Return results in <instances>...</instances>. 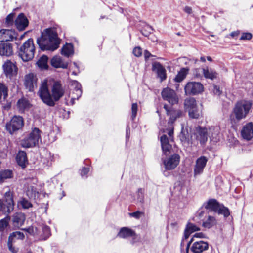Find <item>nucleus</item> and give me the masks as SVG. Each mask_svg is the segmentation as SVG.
<instances>
[{"label": "nucleus", "instance_id": "obj_48", "mask_svg": "<svg viewBox=\"0 0 253 253\" xmlns=\"http://www.w3.org/2000/svg\"><path fill=\"white\" fill-rule=\"evenodd\" d=\"M144 199V189L142 188L138 189L137 191V200L140 203H143Z\"/></svg>", "mask_w": 253, "mask_h": 253}, {"label": "nucleus", "instance_id": "obj_38", "mask_svg": "<svg viewBox=\"0 0 253 253\" xmlns=\"http://www.w3.org/2000/svg\"><path fill=\"white\" fill-rule=\"evenodd\" d=\"M8 87L3 83L0 82V102H5L8 97Z\"/></svg>", "mask_w": 253, "mask_h": 253}, {"label": "nucleus", "instance_id": "obj_3", "mask_svg": "<svg viewBox=\"0 0 253 253\" xmlns=\"http://www.w3.org/2000/svg\"><path fill=\"white\" fill-rule=\"evenodd\" d=\"M24 230L39 240H46L51 235L50 227L43 223L37 224Z\"/></svg>", "mask_w": 253, "mask_h": 253}, {"label": "nucleus", "instance_id": "obj_16", "mask_svg": "<svg viewBox=\"0 0 253 253\" xmlns=\"http://www.w3.org/2000/svg\"><path fill=\"white\" fill-rule=\"evenodd\" d=\"M4 73L7 78L11 79L17 73L16 66L10 61L5 62L2 66Z\"/></svg>", "mask_w": 253, "mask_h": 253}, {"label": "nucleus", "instance_id": "obj_20", "mask_svg": "<svg viewBox=\"0 0 253 253\" xmlns=\"http://www.w3.org/2000/svg\"><path fill=\"white\" fill-rule=\"evenodd\" d=\"M64 91L61 84L58 82H56L52 88V94L55 101H58L64 95Z\"/></svg>", "mask_w": 253, "mask_h": 253}, {"label": "nucleus", "instance_id": "obj_58", "mask_svg": "<svg viewBox=\"0 0 253 253\" xmlns=\"http://www.w3.org/2000/svg\"><path fill=\"white\" fill-rule=\"evenodd\" d=\"M184 10L186 13H187L189 14H191L192 12V9L189 6H185L184 9Z\"/></svg>", "mask_w": 253, "mask_h": 253}, {"label": "nucleus", "instance_id": "obj_63", "mask_svg": "<svg viewBox=\"0 0 253 253\" xmlns=\"http://www.w3.org/2000/svg\"><path fill=\"white\" fill-rule=\"evenodd\" d=\"M200 60L203 62H205L206 61V59L204 57H201Z\"/></svg>", "mask_w": 253, "mask_h": 253}, {"label": "nucleus", "instance_id": "obj_36", "mask_svg": "<svg viewBox=\"0 0 253 253\" xmlns=\"http://www.w3.org/2000/svg\"><path fill=\"white\" fill-rule=\"evenodd\" d=\"M189 68H182L178 72L174 79V81L177 83H180L184 80L189 72Z\"/></svg>", "mask_w": 253, "mask_h": 253}, {"label": "nucleus", "instance_id": "obj_51", "mask_svg": "<svg viewBox=\"0 0 253 253\" xmlns=\"http://www.w3.org/2000/svg\"><path fill=\"white\" fill-rule=\"evenodd\" d=\"M144 213L143 212L140 211H139L129 213V215L130 217H134L136 219H139L141 216Z\"/></svg>", "mask_w": 253, "mask_h": 253}, {"label": "nucleus", "instance_id": "obj_56", "mask_svg": "<svg viewBox=\"0 0 253 253\" xmlns=\"http://www.w3.org/2000/svg\"><path fill=\"white\" fill-rule=\"evenodd\" d=\"M144 55L145 60H147L149 57L153 56V55L151 54V53L147 50H145L144 51Z\"/></svg>", "mask_w": 253, "mask_h": 253}, {"label": "nucleus", "instance_id": "obj_26", "mask_svg": "<svg viewBox=\"0 0 253 253\" xmlns=\"http://www.w3.org/2000/svg\"><path fill=\"white\" fill-rule=\"evenodd\" d=\"M219 205V203L216 199H211L204 203L203 207L211 211L216 212Z\"/></svg>", "mask_w": 253, "mask_h": 253}, {"label": "nucleus", "instance_id": "obj_17", "mask_svg": "<svg viewBox=\"0 0 253 253\" xmlns=\"http://www.w3.org/2000/svg\"><path fill=\"white\" fill-rule=\"evenodd\" d=\"M208 161V158L204 156H201L196 160L194 168L195 175H199L203 172Z\"/></svg>", "mask_w": 253, "mask_h": 253}, {"label": "nucleus", "instance_id": "obj_21", "mask_svg": "<svg viewBox=\"0 0 253 253\" xmlns=\"http://www.w3.org/2000/svg\"><path fill=\"white\" fill-rule=\"evenodd\" d=\"M152 70L155 72L161 81L166 80L167 78L166 70L159 62H155L152 64Z\"/></svg>", "mask_w": 253, "mask_h": 253}, {"label": "nucleus", "instance_id": "obj_54", "mask_svg": "<svg viewBox=\"0 0 253 253\" xmlns=\"http://www.w3.org/2000/svg\"><path fill=\"white\" fill-rule=\"evenodd\" d=\"M212 92L214 95L218 96L222 93V91L220 90L219 86L217 85H213Z\"/></svg>", "mask_w": 253, "mask_h": 253}, {"label": "nucleus", "instance_id": "obj_41", "mask_svg": "<svg viewBox=\"0 0 253 253\" xmlns=\"http://www.w3.org/2000/svg\"><path fill=\"white\" fill-rule=\"evenodd\" d=\"M187 111L189 117L192 119H198L201 114V111L198 108L197 106L191 108Z\"/></svg>", "mask_w": 253, "mask_h": 253}, {"label": "nucleus", "instance_id": "obj_46", "mask_svg": "<svg viewBox=\"0 0 253 253\" xmlns=\"http://www.w3.org/2000/svg\"><path fill=\"white\" fill-rule=\"evenodd\" d=\"M12 237H13L15 240H17L19 239L23 240L25 236L21 232L15 231L10 234V239H11Z\"/></svg>", "mask_w": 253, "mask_h": 253}, {"label": "nucleus", "instance_id": "obj_55", "mask_svg": "<svg viewBox=\"0 0 253 253\" xmlns=\"http://www.w3.org/2000/svg\"><path fill=\"white\" fill-rule=\"evenodd\" d=\"M89 171V168L88 167H83L81 171V175L82 177L86 176Z\"/></svg>", "mask_w": 253, "mask_h": 253}, {"label": "nucleus", "instance_id": "obj_30", "mask_svg": "<svg viewBox=\"0 0 253 253\" xmlns=\"http://www.w3.org/2000/svg\"><path fill=\"white\" fill-rule=\"evenodd\" d=\"M16 161L17 164L21 166L22 168L26 167V164L28 163V160L27 158L26 153L20 151L18 152L16 156Z\"/></svg>", "mask_w": 253, "mask_h": 253}, {"label": "nucleus", "instance_id": "obj_35", "mask_svg": "<svg viewBox=\"0 0 253 253\" xmlns=\"http://www.w3.org/2000/svg\"><path fill=\"white\" fill-rule=\"evenodd\" d=\"M61 53L65 57H69L74 54V47L72 43H66L62 49Z\"/></svg>", "mask_w": 253, "mask_h": 253}, {"label": "nucleus", "instance_id": "obj_5", "mask_svg": "<svg viewBox=\"0 0 253 253\" xmlns=\"http://www.w3.org/2000/svg\"><path fill=\"white\" fill-rule=\"evenodd\" d=\"M41 131L37 127L32 128L28 136L24 138L21 142L23 148H31L36 146L41 141Z\"/></svg>", "mask_w": 253, "mask_h": 253}, {"label": "nucleus", "instance_id": "obj_9", "mask_svg": "<svg viewBox=\"0 0 253 253\" xmlns=\"http://www.w3.org/2000/svg\"><path fill=\"white\" fill-rule=\"evenodd\" d=\"M204 86L200 82H189L186 84L184 87V90L186 95H196L203 92Z\"/></svg>", "mask_w": 253, "mask_h": 253}, {"label": "nucleus", "instance_id": "obj_50", "mask_svg": "<svg viewBox=\"0 0 253 253\" xmlns=\"http://www.w3.org/2000/svg\"><path fill=\"white\" fill-rule=\"evenodd\" d=\"M137 110H138L137 104L136 103H132V106H131V112H132L131 119L132 120H134L136 116Z\"/></svg>", "mask_w": 253, "mask_h": 253}, {"label": "nucleus", "instance_id": "obj_8", "mask_svg": "<svg viewBox=\"0 0 253 253\" xmlns=\"http://www.w3.org/2000/svg\"><path fill=\"white\" fill-rule=\"evenodd\" d=\"M38 94L42 102L47 106L53 107L55 105V101L48 89L46 84L42 85Z\"/></svg>", "mask_w": 253, "mask_h": 253}, {"label": "nucleus", "instance_id": "obj_57", "mask_svg": "<svg viewBox=\"0 0 253 253\" xmlns=\"http://www.w3.org/2000/svg\"><path fill=\"white\" fill-rule=\"evenodd\" d=\"M169 138V139L171 141V142H173V129H171L169 130L168 133Z\"/></svg>", "mask_w": 253, "mask_h": 253}, {"label": "nucleus", "instance_id": "obj_62", "mask_svg": "<svg viewBox=\"0 0 253 253\" xmlns=\"http://www.w3.org/2000/svg\"><path fill=\"white\" fill-rule=\"evenodd\" d=\"M73 65H74V67L77 69V70L78 71V73H79L80 72L79 67L78 65H77V64L76 62H74Z\"/></svg>", "mask_w": 253, "mask_h": 253}, {"label": "nucleus", "instance_id": "obj_49", "mask_svg": "<svg viewBox=\"0 0 253 253\" xmlns=\"http://www.w3.org/2000/svg\"><path fill=\"white\" fill-rule=\"evenodd\" d=\"M8 225V219L3 218L0 220V231H3Z\"/></svg>", "mask_w": 253, "mask_h": 253}, {"label": "nucleus", "instance_id": "obj_34", "mask_svg": "<svg viewBox=\"0 0 253 253\" xmlns=\"http://www.w3.org/2000/svg\"><path fill=\"white\" fill-rule=\"evenodd\" d=\"M25 220L24 215L21 212H16L12 216V222L15 226L21 225Z\"/></svg>", "mask_w": 253, "mask_h": 253}, {"label": "nucleus", "instance_id": "obj_19", "mask_svg": "<svg viewBox=\"0 0 253 253\" xmlns=\"http://www.w3.org/2000/svg\"><path fill=\"white\" fill-rule=\"evenodd\" d=\"M17 38L15 31L9 29L0 30V42L10 41Z\"/></svg>", "mask_w": 253, "mask_h": 253}, {"label": "nucleus", "instance_id": "obj_28", "mask_svg": "<svg viewBox=\"0 0 253 253\" xmlns=\"http://www.w3.org/2000/svg\"><path fill=\"white\" fill-rule=\"evenodd\" d=\"M200 230V228L191 222H188L184 230V238L187 239L193 232Z\"/></svg>", "mask_w": 253, "mask_h": 253}, {"label": "nucleus", "instance_id": "obj_40", "mask_svg": "<svg viewBox=\"0 0 253 253\" xmlns=\"http://www.w3.org/2000/svg\"><path fill=\"white\" fill-rule=\"evenodd\" d=\"M195 237L199 238H206V235L204 233H203L202 232H199V233H195L193 235V237L191 239V240L187 243L185 251H182L181 250V253H189V247L194 240L193 238Z\"/></svg>", "mask_w": 253, "mask_h": 253}, {"label": "nucleus", "instance_id": "obj_64", "mask_svg": "<svg viewBox=\"0 0 253 253\" xmlns=\"http://www.w3.org/2000/svg\"><path fill=\"white\" fill-rule=\"evenodd\" d=\"M207 59L208 61L211 62L212 61V58L210 56H207Z\"/></svg>", "mask_w": 253, "mask_h": 253}, {"label": "nucleus", "instance_id": "obj_24", "mask_svg": "<svg viewBox=\"0 0 253 253\" xmlns=\"http://www.w3.org/2000/svg\"><path fill=\"white\" fill-rule=\"evenodd\" d=\"M12 44L9 42H1L0 43V55L10 56L13 54Z\"/></svg>", "mask_w": 253, "mask_h": 253}, {"label": "nucleus", "instance_id": "obj_11", "mask_svg": "<svg viewBox=\"0 0 253 253\" xmlns=\"http://www.w3.org/2000/svg\"><path fill=\"white\" fill-rule=\"evenodd\" d=\"M161 94L163 99L167 101L170 104L174 105L178 103V98L173 90L168 87L164 88Z\"/></svg>", "mask_w": 253, "mask_h": 253}, {"label": "nucleus", "instance_id": "obj_39", "mask_svg": "<svg viewBox=\"0 0 253 253\" xmlns=\"http://www.w3.org/2000/svg\"><path fill=\"white\" fill-rule=\"evenodd\" d=\"M47 61V56L43 55L38 60L37 62V65L42 69H46L48 68Z\"/></svg>", "mask_w": 253, "mask_h": 253}, {"label": "nucleus", "instance_id": "obj_23", "mask_svg": "<svg viewBox=\"0 0 253 253\" xmlns=\"http://www.w3.org/2000/svg\"><path fill=\"white\" fill-rule=\"evenodd\" d=\"M243 138L247 140L253 138V123L250 122L245 125L241 131Z\"/></svg>", "mask_w": 253, "mask_h": 253}, {"label": "nucleus", "instance_id": "obj_44", "mask_svg": "<svg viewBox=\"0 0 253 253\" xmlns=\"http://www.w3.org/2000/svg\"><path fill=\"white\" fill-rule=\"evenodd\" d=\"M24 209H28L33 206L32 203L27 199L22 198L18 203Z\"/></svg>", "mask_w": 253, "mask_h": 253}, {"label": "nucleus", "instance_id": "obj_37", "mask_svg": "<svg viewBox=\"0 0 253 253\" xmlns=\"http://www.w3.org/2000/svg\"><path fill=\"white\" fill-rule=\"evenodd\" d=\"M17 107L20 111H23L26 109H29L31 107L29 101L25 98H21L18 100Z\"/></svg>", "mask_w": 253, "mask_h": 253}, {"label": "nucleus", "instance_id": "obj_15", "mask_svg": "<svg viewBox=\"0 0 253 253\" xmlns=\"http://www.w3.org/2000/svg\"><path fill=\"white\" fill-rule=\"evenodd\" d=\"M194 136L196 139L200 142V144L204 145L208 140V130L205 127L199 126L196 128Z\"/></svg>", "mask_w": 253, "mask_h": 253}, {"label": "nucleus", "instance_id": "obj_1", "mask_svg": "<svg viewBox=\"0 0 253 253\" xmlns=\"http://www.w3.org/2000/svg\"><path fill=\"white\" fill-rule=\"evenodd\" d=\"M60 41L56 29L50 27L42 32L41 36L37 39V43L42 50L53 51L59 47Z\"/></svg>", "mask_w": 253, "mask_h": 253}, {"label": "nucleus", "instance_id": "obj_31", "mask_svg": "<svg viewBox=\"0 0 253 253\" xmlns=\"http://www.w3.org/2000/svg\"><path fill=\"white\" fill-rule=\"evenodd\" d=\"M51 64L52 66L55 68H62L66 69L68 67V63L62 61V58L59 56H54L51 60Z\"/></svg>", "mask_w": 253, "mask_h": 253}, {"label": "nucleus", "instance_id": "obj_60", "mask_svg": "<svg viewBox=\"0 0 253 253\" xmlns=\"http://www.w3.org/2000/svg\"><path fill=\"white\" fill-rule=\"evenodd\" d=\"M146 28L149 33H151L153 31V28L150 26H147Z\"/></svg>", "mask_w": 253, "mask_h": 253}, {"label": "nucleus", "instance_id": "obj_10", "mask_svg": "<svg viewBox=\"0 0 253 253\" xmlns=\"http://www.w3.org/2000/svg\"><path fill=\"white\" fill-rule=\"evenodd\" d=\"M180 157L177 154H174L163 160V164L166 170L174 169L179 164Z\"/></svg>", "mask_w": 253, "mask_h": 253}, {"label": "nucleus", "instance_id": "obj_4", "mask_svg": "<svg viewBox=\"0 0 253 253\" xmlns=\"http://www.w3.org/2000/svg\"><path fill=\"white\" fill-rule=\"evenodd\" d=\"M18 55L24 62L31 60L34 57L35 47L33 39H28L19 48Z\"/></svg>", "mask_w": 253, "mask_h": 253}, {"label": "nucleus", "instance_id": "obj_18", "mask_svg": "<svg viewBox=\"0 0 253 253\" xmlns=\"http://www.w3.org/2000/svg\"><path fill=\"white\" fill-rule=\"evenodd\" d=\"M160 141L163 154L166 155H169L171 153L172 144L170 143L172 142H171L169 139V138L166 134H164L161 137Z\"/></svg>", "mask_w": 253, "mask_h": 253}, {"label": "nucleus", "instance_id": "obj_61", "mask_svg": "<svg viewBox=\"0 0 253 253\" xmlns=\"http://www.w3.org/2000/svg\"><path fill=\"white\" fill-rule=\"evenodd\" d=\"M199 70V69H196L195 70V76L197 77V78H199L200 77V74L197 73V71Z\"/></svg>", "mask_w": 253, "mask_h": 253}, {"label": "nucleus", "instance_id": "obj_13", "mask_svg": "<svg viewBox=\"0 0 253 253\" xmlns=\"http://www.w3.org/2000/svg\"><path fill=\"white\" fill-rule=\"evenodd\" d=\"M209 248V244L207 242L199 240L194 242L190 246L189 253H201Z\"/></svg>", "mask_w": 253, "mask_h": 253}, {"label": "nucleus", "instance_id": "obj_52", "mask_svg": "<svg viewBox=\"0 0 253 253\" xmlns=\"http://www.w3.org/2000/svg\"><path fill=\"white\" fill-rule=\"evenodd\" d=\"M133 53L136 57H140L142 55V50L141 47H135L133 50Z\"/></svg>", "mask_w": 253, "mask_h": 253}, {"label": "nucleus", "instance_id": "obj_59", "mask_svg": "<svg viewBox=\"0 0 253 253\" xmlns=\"http://www.w3.org/2000/svg\"><path fill=\"white\" fill-rule=\"evenodd\" d=\"M240 34V32L239 31H234L231 33L230 36L232 37H234L237 36Z\"/></svg>", "mask_w": 253, "mask_h": 253}, {"label": "nucleus", "instance_id": "obj_6", "mask_svg": "<svg viewBox=\"0 0 253 253\" xmlns=\"http://www.w3.org/2000/svg\"><path fill=\"white\" fill-rule=\"evenodd\" d=\"M14 206L13 193L9 190L5 193L3 198L0 199V215L9 214Z\"/></svg>", "mask_w": 253, "mask_h": 253}, {"label": "nucleus", "instance_id": "obj_43", "mask_svg": "<svg viewBox=\"0 0 253 253\" xmlns=\"http://www.w3.org/2000/svg\"><path fill=\"white\" fill-rule=\"evenodd\" d=\"M184 105L186 109L188 111L197 106L196 101L194 98L186 99L184 102Z\"/></svg>", "mask_w": 253, "mask_h": 253}, {"label": "nucleus", "instance_id": "obj_22", "mask_svg": "<svg viewBox=\"0 0 253 253\" xmlns=\"http://www.w3.org/2000/svg\"><path fill=\"white\" fill-rule=\"evenodd\" d=\"M28 20L23 13L18 15L15 20V25L19 31H23L28 25Z\"/></svg>", "mask_w": 253, "mask_h": 253}, {"label": "nucleus", "instance_id": "obj_32", "mask_svg": "<svg viewBox=\"0 0 253 253\" xmlns=\"http://www.w3.org/2000/svg\"><path fill=\"white\" fill-rule=\"evenodd\" d=\"M203 74L206 79L213 80L217 78V73L211 68L208 67L202 68Z\"/></svg>", "mask_w": 253, "mask_h": 253}, {"label": "nucleus", "instance_id": "obj_33", "mask_svg": "<svg viewBox=\"0 0 253 253\" xmlns=\"http://www.w3.org/2000/svg\"><path fill=\"white\" fill-rule=\"evenodd\" d=\"M13 172L10 169L0 170V184L3 183L6 179L12 178Z\"/></svg>", "mask_w": 253, "mask_h": 253}, {"label": "nucleus", "instance_id": "obj_29", "mask_svg": "<svg viewBox=\"0 0 253 253\" xmlns=\"http://www.w3.org/2000/svg\"><path fill=\"white\" fill-rule=\"evenodd\" d=\"M216 224L217 220L214 217L211 215H208L207 217H206V218L203 220L202 225L204 228L210 229L216 225Z\"/></svg>", "mask_w": 253, "mask_h": 253}, {"label": "nucleus", "instance_id": "obj_45", "mask_svg": "<svg viewBox=\"0 0 253 253\" xmlns=\"http://www.w3.org/2000/svg\"><path fill=\"white\" fill-rule=\"evenodd\" d=\"M16 241V240H15V238H13V237H12V238L10 239V235L8 239L7 246L9 250L13 253H15L17 252V249L15 248L13 246V244Z\"/></svg>", "mask_w": 253, "mask_h": 253}, {"label": "nucleus", "instance_id": "obj_47", "mask_svg": "<svg viewBox=\"0 0 253 253\" xmlns=\"http://www.w3.org/2000/svg\"><path fill=\"white\" fill-rule=\"evenodd\" d=\"M14 14L11 13L8 14L5 19V23L8 26H11L14 23Z\"/></svg>", "mask_w": 253, "mask_h": 253}, {"label": "nucleus", "instance_id": "obj_53", "mask_svg": "<svg viewBox=\"0 0 253 253\" xmlns=\"http://www.w3.org/2000/svg\"><path fill=\"white\" fill-rule=\"evenodd\" d=\"M252 38V35L251 33L246 32L243 33L241 37L240 38V40H251Z\"/></svg>", "mask_w": 253, "mask_h": 253}, {"label": "nucleus", "instance_id": "obj_12", "mask_svg": "<svg viewBox=\"0 0 253 253\" xmlns=\"http://www.w3.org/2000/svg\"><path fill=\"white\" fill-rule=\"evenodd\" d=\"M164 108L166 111L167 115L169 116L168 121L169 125H172L177 118L182 116L183 112L180 110L174 109L172 107H169L166 104L164 105Z\"/></svg>", "mask_w": 253, "mask_h": 253}, {"label": "nucleus", "instance_id": "obj_2", "mask_svg": "<svg viewBox=\"0 0 253 253\" xmlns=\"http://www.w3.org/2000/svg\"><path fill=\"white\" fill-rule=\"evenodd\" d=\"M250 100H241L237 101L230 114V120L232 124H237L242 119H244L249 114L252 106Z\"/></svg>", "mask_w": 253, "mask_h": 253}, {"label": "nucleus", "instance_id": "obj_42", "mask_svg": "<svg viewBox=\"0 0 253 253\" xmlns=\"http://www.w3.org/2000/svg\"><path fill=\"white\" fill-rule=\"evenodd\" d=\"M216 212H217L218 214L223 215L225 218L228 217L230 215L229 209L225 207L223 204H220Z\"/></svg>", "mask_w": 253, "mask_h": 253}, {"label": "nucleus", "instance_id": "obj_27", "mask_svg": "<svg viewBox=\"0 0 253 253\" xmlns=\"http://www.w3.org/2000/svg\"><path fill=\"white\" fill-rule=\"evenodd\" d=\"M117 236L122 238L132 237L134 239L136 234L134 230L128 227H122L118 233Z\"/></svg>", "mask_w": 253, "mask_h": 253}, {"label": "nucleus", "instance_id": "obj_14", "mask_svg": "<svg viewBox=\"0 0 253 253\" xmlns=\"http://www.w3.org/2000/svg\"><path fill=\"white\" fill-rule=\"evenodd\" d=\"M37 78L34 73H31L25 75L24 85L29 92H33L37 87Z\"/></svg>", "mask_w": 253, "mask_h": 253}, {"label": "nucleus", "instance_id": "obj_7", "mask_svg": "<svg viewBox=\"0 0 253 253\" xmlns=\"http://www.w3.org/2000/svg\"><path fill=\"white\" fill-rule=\"evenodd\" d=\"M24 125V119L19 115H14L5 123V130L11 135L22 130Z\"/></svg>", "mask_w": 253, "mask_h": 253}, {"label": "nucleus", "instance_id": "obj_25", "mask_svg": "<svg viewBox=\"0 0 253 253\" xmlns=\"http://www.w3.org/2000/svg\"><path fill=\"white\" fill-rule=\"evenodd\" d=\"M72 86L74 88L73 95L75 94V95L72 96L71 98V102L73 104L75 100L78 99L81 96L82 90L81 84L76 80L72 82Z\"/></svg>", "mask_w": 253, "mask_h": 253}]
</instances>
